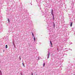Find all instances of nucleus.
I'll use <instances>...</instances> for the list:
<instances>
[{
  "label": "nucleus",
  "instance_id": "obj_1",
  "mask_svg": "<svg viewBox=\"0 0 75 75\" xmlns=\"http://www.w3.org/2000/svg\"><path fill=\"white\" fill-rule=\"evenodd\" d=\"M51 14L52 16H54V14H53V10L52 9V12H51Z\"/></svg>",
  "mask_w": 75,
  "mask_h": 75
},
{
  "label": "nucleus",
  "instance_id": "obj_2",
  "mask_svg": "<svg viewBox=\"0 0 75 75\" xmlns=\"http://www.w3.org/2000/svg\"><path fill=\"white\" fill-rule=\"evenodd\" d=\"M72 24H73V23L72 22H71L70 24L71 27H72Z\"/></svg>",
  "mask_w": 75,
  "mask_h": 75
},
{
  "label": "nucleus",
  "instance_id": "obj_3",
  "mask_svg": "<svg viewBox=\"0 0 75 75\" xmlns=\"http://www.w3.org/2000/svg\"><path fill=\"white\" fill-rule=\"evenodd\" d=\"M50 44H51V45H52V42H51V41H50Z\"/></svg>",
  "mask_w": 75,
  "mask_h": 75
},
{
  "label": "nucleus",
  "instance_id": "obj_4",
  "mask_svg": "<svg viewBox=\"0 0 75 75\" xmlns=\"http://www.w3.org/2000/svg\"><path fill=\"white\" fill-rule=\"evenodd\" d=\"M45 63H44L43 64V66L44 67H45Z\"/></svg>",
  "mask_w": 75,
  "mask_h": 75
},
{
  "label": "nucleus",
  "instance_id": "obj_5",
  "mask_svg": "<svg viewBox=\"0 0 75 75\" xmlns=\"http://www.w3.org/2000/svg\"><path fill=\"white\" fill-rule=\"evenodd\" d=\"M34 39L35 41V37H34Z\"/></svg>",
  "mask_w": 75,
  "mask_h": 75
},
{
  "label": "nucleus",
  "instance_id": "obj_6",
  "mask_svg": "<svg viewBox=\"0 0 75 75\" xmlns=\"http://www.w3.org/2000/svg\"><path fill=\"white\" fill-rule=\"evenodd\" d=\"M7 47H8L7 45H6V48H7Z\"/></svg>",
  "mask_w": 75,
  "mask_h": 75
},
{
  "label": "nucleus",
  "instance_id": "obj_7",
  "mask_svg": "<svg viewBox=\"0 0 75 75\" xmlns=\"http://www.w3.org/2000/svg\"><path fill=\"white\" fill-rule=\"evenodd\" d=\"M53 26H54V28H55V23H54Z\"/></svg>",
  "mask_w": 75,
  "mask_h": 75
},
{
  "label": "nucleus",
  "instance_id": "obj_8",
  "mask_svg": "<svg viewBox=\"0 0 75 75\" xmlns=\"http://www.w3.org/2000/svg\"><path fill=\"white\" fill-rule=\"evenodd\" d=\"M49 56H50V52L49 53V54H47Z\"/></svg>",
  "mask_w": 75,
  "mask_h": 75
},
{
  "label": "nucleus",
  "instance_id": "obj_9",
  "mask_svg": "<svg viewBox=\"0 0 75 75\" xmlns=\"http://www.w3.org/2000/svg\"><path fill=\"white\" fill-rule=\"evenodd\" d=\"M8 22L10 23V20H9V19H8Z\"/></svg>",
  "mask_w": 75,
  "mask_h": 75
},
{
  "label": "nucleus",
  "instance_id": "obj_10",
  "mask_svg": "<svg viewBox=\"0 0 75 75\" xmlns=\"http://www.w3.org/2000/svg\"><path fill=\"white\" fill-rule=\"evenodd\" d=\"M32 35L33 37H34V34L33 33H32Z\"/></svg>",
  "mask_w": 75,
  "mask_h": 75
},
{
  "label": "nucleus",
  "instance_id": "obj_11",
  "mask_svg": "<svg viewBox=\"0 0 75 75\" xmlns=\"http://www.w3.org/2000/svg\"><path fill=\"white\" fill-rule=\"evenodd\" d=\"M22 64H23V66H24V63H23Z\"/></svg>",
  "mask_w": 75,
  "mask_h": 75
},
{
  "label": "nucleus",
  "instance_id": "obj_12",
  "mask_svg": "<svg viewBox=\"0 0 75 75\" xmlns=\"http://www.w3.org/2000/svg\"><path fill=\"white\" fill-rule=\"evenodd\" d=\"M19 58L20 59V60H21V57H20V56Z\"/></svg>",
  "mask_w": 75,
  "mask_h": 75
},
{
  "label": "nucleus",
  "instance_id": "obj_13",
  "mask_svg": "<svg viewBox=\"0 0 75 75\" xmlns=\"http://www.w3.org/2000/svg\"><path fill=\"white\" fill-rule=\"evenodd\" d=\"M49 56L47 57V59H48V58H49Z\"/></svg>",
  "mask_w": 75,
  "mask_h": 75
},
{
  "label": "nucleus",
  "instance_id": "obj_14",
  "mask_svg": "<svg viewBox=\"0 0 75 75\" xmlns=\"http://www.w3.org/2000/svg\"><path fill=\"white\" fill-rule=\"evenodd\" d=\"M53 19H54V16H53Z\"/></svg>",
  "mask_w": 75,
  "mask_h": 75
},
{
  "label": "nucleus",
  "instance_id": "obj_15",
  "mask_svg": "<svg viewBox=\"0 0 75 75\" xmlns=\"http://www.w3.org/2000/svg\"><path fill=\"white\" fill-rule=\"evenodd\" d=\"M3 52H4V50H3Z\"/></svg>",
  "mask_w": 75,
  "mask_h": 75
},
{
  "label": "nucleus",
  "instance_id": "obj_16",
  "mask_svg": "<svg viewBox=\"0 0 75 75\" xmlns=\"http://www.w3.org/2000/svg\"><path fill=\"white\" fill-rule=\"evenodd\" d=\"M32 75H33V74H32Z\"/></svg>",
  "mask_w": 75,
  "mask_h": 75
},
{
  "label": "nucleus",
  "instance_id": "obj_17",
  "mask_svg": "<svg viewBox=\"0 0 75 75\" xmlns=\"http://www.w3.org/2000/svg\"><path fill=\"white\" fill-rule=\"evenodd\" d=\"M57 50H58V48H57Z\"/></svg>",
  "mask_w": 75,
  "mask_h": 75
},
{
  "label": "nucleus",
  "instance_id": "obj_18",
  "mask_svg": "<svg viewBox=\"0 0 75 75\" xmlns=\"http://www.w3.org/2000/svg\"><path fill=\"white\" fill-rule=\"evenodd\" d=\"M73 75H75V74H74Z\"/></svg>",
  "mask_w": 75,
  "mask_h": 75
}]
</instances>
